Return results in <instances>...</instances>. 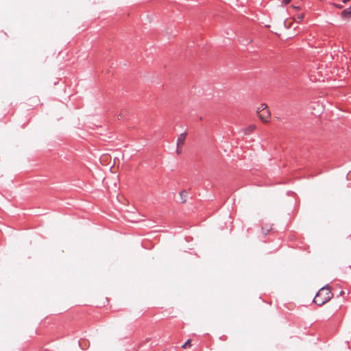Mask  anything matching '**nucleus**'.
Here are the masks:
<instances>
[{
    "label": "nucleus",
    "mask_w": 351,
    "mask_h": 351,
    "mask_svg": "<svg viewBox=\"0 0 351 351\" xmlns=\"http://www.w3.org/2000/svg\"><path fill=\"white\" fill-rule=\"evenodd\" d=\"M256 114L258 118L265 123L269 121L271 118V113L265 104H261L256 110Z\"/></svg>",
    "instance_id": "2"
},
{
    "label": "nucleus",
    "mask_w": 351,
    "mask_h": 351,
    "mask_svg": "<svg viewBox=\"0 0 351 351\" xmlns=\"http://www.w3.org/2000/svg\"><path fill=\"white\" fill-rule=\"evenodd\" d=\"M304 16V14L298 15L297 16L295 17V21L297 22H300L303 20Z\"/></svg>",
    "instance_id": "7"
},
{
    "label": "nucleus",
    "mask_w": 351,
    "mask_h": 351,
    "mask_svg": "<svg viewBox=\"0 0 351 351\" xmlns=\"http://www.w3.org/2000/svg\"><path fill=\"white\" fill-rule=\"evenodd\" d=\"M291 0H284V2L285 3V4H288L291 2Z\"/></svg>",
    "instance_id": "11"
},
{
    "label": "nucleus",
    "mask_w": 351,
    "mask_h": 351,
    "mask_svg": "<svg viewBox=\"0 0 351 351\" xmlns=\"http://www.w3.org/2000/svg\"><path fill=\"white\" fill-rule=\"evenodd\" d=\"M293 8H295V9H300L299 7H296V6H293Z\"/></svg>",
    "instance_id": "15"
},
{
    "label": "nucleus",
    "mask_w": 351,
    "mask_h": 351,
    "mask_svg": "<svg viewBox=\"0 0 351 351\" xmlns=\"http://www.w3.org/2000/svg\"><path fill=\"white\" fill-rule=\"evenodd\" d=\"M186 132L182 133L178 136L177 140V147L183 146L184 145V141L186 138Z\"/></svg>",
    "instance_id": "4"
},
{
    "label": "nucleus",
    "mask_w": 351,
    "mask_h": 351,
    "mask_svg": "<svg viewBox=\"0 0 351 351\" xmlns=\"http://www.w3.org/2000/svg\"><path fill=\"white\" fill-rule=\"evenodd\" d=\"M344 293H345V292H344L343 291H341L340 292V295H343Z\"/></svg>",
    "instance_id": "14"
},
{
    "label": "nucleus",
    "mask_w": 351,
    "mask_h": 351,
    "mask_svg": "<svg viewBox=\"0 0 351 351\" xmlns=\"http://www.w3.org/2000/svg\"><path fill=\"white\" fill-rule=\"evenodd\" d=\"M342 16L344 18L351 17V8H347L342 12Z\"/></svg>",
    "instance_id": "5"
},
{
    "label": "nucleus",
    "mask_w": 351,
    "mask_h": 351,
    "mask_svg": "<svg viewBox=\"0 0 351 351\" xmlns=\"http://www.w3.org/2000/svg\"><path fill=\"white\" fill-rule=\"evenodd\" d=\"M123 117V114L122 113H120L119 115H118V119H121Z\"/></svg>",
    "instance_id": "12"
},
{
    "label": "nucleus",
    "mask_w": 351,
    "mask_h": 351,
    "mask_svg": "<svg viewBox=\"0 0 351 351\" xmlns=\"http://www.w3.org/2000/svg\"><path fill=\"white\" fill-rule=\"evenodd\" d=\"M332 297V293L331 292L329 287H324L319 289L314 298L313 302L317 305L322 306L328 302Z\"/></svg>",
    "instance_id": "1"
},
{
    "label": "nucleus",
    "mask_w": 351,
    "mask_h": 351,
    "mask_svg": "<svg viewBox=\"0 0 351 351\" xmlns=\"http://www.w3.org/2000/svg\"><path fill=\"white\" fill-rule=\"evenodd\" d=\"M191 346V340L188 339L187 341L182 346V348H186L187 347H190Z\"/></svg>",
    "instance_id": "8"
},
{
    "label": "nucleus",
    "mask_w": 351,
    "mask_h": 351,
    "mask_svg": "<svg viewBox=\"0 0 351 351\" xmlns=\"http://www.w3.org/2000/svg\"><path fill=\"white\" fill-rule=\"evenodd\" d=\"M350 0H343V3H347L348 2H349Z\"/></svg>",
    "instance_id": "13"
},
{
    "label": "nucleus",
    "mask_w": 351,
    "mask_h": 351,
    "mask_svg": "<svg viewBox=\"0 0 351 351\" xmlns=\"http://www.w3.org/2000/svg\"><path fill=\"white\" fill-rule=\"evenodd\" d=\"M256 125L251 124L249 126H247V128H243L241 130V133L243 134L244 135H248V134H251L252 132H253L256 130Z\"/></svg>",
    "instance_id": "3"
},
{
    "label": "nucleus",
    "mask_w": 351,
    "mask_h": 351,
    "mask_svg": "<svg viewBox=\"0 0 351 351\" xmlns=\"http://www.w3.org/2000/svg\"><path fill=\"white\" fill-rule=\"evenodd\" d=\"M183 146L177 147L176 153L180 155L182 153V148Z\"/></svg>",
    "instance_id": "9"
},
{
    "label": "nucleus",
    "mask_w": 351,
    "mask_h": 351,
    "mask_svg": "<svg viewBox=\"0 0 351 351\" xmlns=\"http://www.w3.org/2000/svg\"><path fill=\"white\" fill-rule=\"evenodd\" d=\"M180 197L182 200V202L183 203H185L186 202V196H187V193L186 191H182L180 194Z\"/></svg>",
    "instance_id": "6"
},
{
    "label": "nucleus",
    "mask_w": 351,
    "mask_h": 351,
    "mask_svg": "<svg viewBox=\"0 0 351 351\" xmlns=\"http://www.w3.org/2000/svg\"><path fill=\"white\" fill-rule=\"evenodd\" d=\"M333 5H334L336 8H339V9L342 8V5H338V4H335V3H334Z\"/></svg>",
    "instance_id": "10"
}]
</instances>
